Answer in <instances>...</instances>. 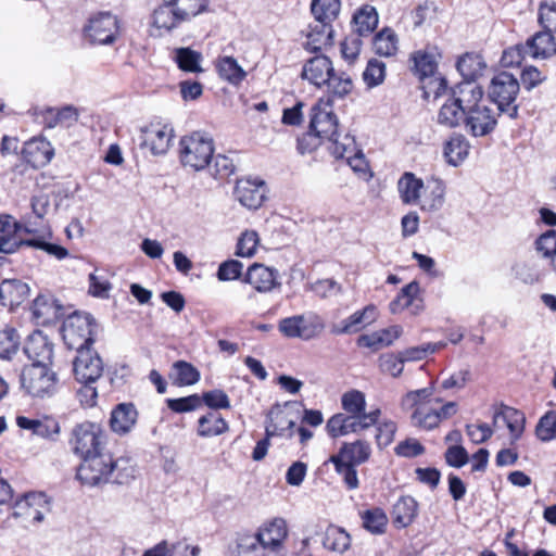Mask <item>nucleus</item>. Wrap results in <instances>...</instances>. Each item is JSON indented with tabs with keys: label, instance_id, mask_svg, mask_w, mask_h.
Here are the masks:
<instances>
[{
	"label": "nucleus",
	"instance_id": "052dcab7",
	"mask_svg": "<svg viewBox=\"0 0 556 556\" xmlns=\"http://www.w3.org/2000/svg\"><path fill=\"white\" fill-rule=\"evenodd\" d=\"M386 76V65L383 62L372 59L368 62L363 79L368 88H374L382 84Z\"/></svg>",
	"mask_w": 556,
	"mask_h": 556
},
{
	"label": "nucleus",
	"instance_id": "c9c22d12",
	"mask_svg": "<svg viewBox=\"0 0 556 556\" xmlns=\"http://www.w3.org/2000/svg\"><path fill=\"white\" fill-rule=\"evenodd\" d=\"M470 144L466 137L454 134L444 144V156L450 165L458 166L468 155Z\"/></svg>",
	"mask_w": 556,
	"mask_h": 556
},
{
	"label": "nucleus",
	"instance_id": "a211bd4d",
	"mask_svg": "<svg viewBox=\"0 0 556 556\" xmlns=\"http://www.w3.org/2000/svg\"><path fill=\"white\" fill-rule=\"evenodd\" d=\"M266 186L261 179L242 178L237 180L233 194L241 205L258 208L265 200Z\"/></svg>",
	"mask_w": 556,
	"mask_h": 556
},
{
	"label": "nucleus",
	"instance_id": "603ef678",
	"mask_svg": "<svg viewBox=\"0 0 556 556\" xmlns=\"http://www.w3.org/2000/svg\"><path fill=\"white\" fill-rule=\"evenodd\" d=\"M363 527L372 534H382L388 525V517L383 509L375 507L361 515Z\"/></svg>",
	"mask_w": 556,
	"mask_h": 556
},
{
	"label": "nucleus",
	"instance_id": "37998d69",
	"mask_svg": "<svg viewBox=\"0 0 556 556\" xmlns=\"http://www.w3.org/2000/svg\"><path fill=\"white\" fill-rule=\"evenodd\" d=\"M438 54L434 50H419L414 53V68L420 80L435 74L438 68Z\"/></svg>",
	"mask_w": 556,
	"mask_h": 556
},
{
	"label": "nucleus",
	"instance_id": "f257e3e1",
	"mask_svg": "<svg viewBox=\"0 0 556 556\" xmlns=\"http://www.w3.org/2000/svg\"><path fill=\"white\" fill-rule=\"evenodd\" d=\"M77 479L85 485L99 486L109 482L126 484L135 477V467L129 458L114 459L110 453H98L81 459Z\"/></svg>",
	"mask_w": 556,
	"mask_h": 556
},
{
	"label": "nucleus",
	"instance_id": "69168bd1",
	"mask_svg": "<svg viewBox=\"0 0 556 556\" xmlns=\"http://www.w3.org/2000/svg\"><path fill=\"white\" fill-rule=\"evenodd\" d=\"M201 396L202 404L216 412L217 409L230 408L229 396L220 389H214L211 391L203 392Z\"/></svg>",
	"mask_w": 556,
	"mask_h": 556
},
{
	"label": "nucleus",
	"instance_id": "e433bc0d",
	"mask_svg": "<svg viewBox=\"0 0 556 556\" xmlns=\"http://www.w3.org/2000/svg\"><path fill=\"white\" fill-rule=\"evenodd\" d=\"M433 384L431 383L427 388L414 390L407 392L401 401V406L405 410L417 408L421 405H433L442 403V400L439 397L432 399L433 395Z\"/></svg>",
	"mask_w": 556,
	"mask_h": 556
},
{
	"label": "nucleus",
	"instance_id": "774afa93",
	"mask_svg": "<svg viewBox=\"0 0 556 556\" xmlns=\"http://www.w3.org/2000/svg\"><path fill=\"white\" fill-rule=\"evenodd\" d=\"M526 56H529L526 42L518 43L503 52L501 63L504 67L519 66Z\"/></svg>",
	"mask_w": 556,
	"mask_h": 556
},
{
	"label": "nucleus",
	"instance_id": "bf43d9fd",
	"mask_svg": "<svg viewBox=\"0 0 556 556\" xmlns=\"http://www.w3.org/2000/svg\"><path fill=\"white\" fill-rule=\"evenodd\" d=\"M535 434L543 442L556 438V412L549 410L540 418L535 427Z\"/></svg>",
	"mask_w": 556,
	"mask_h": 556
},
{
	"label": "nucleus",
	"instance_id": "58836bf2",
	"mask_svg": "<svg viewBox=\"0 0 556 556\" xmlns=\"http://www.w3.org/2000/svg\"><path fill=\"white\" fill-rule=\"evenodd\" d=\"M410 422L414 427L425 431L433 430L441 424L437 408L433 405H421L414 408Z\"/></svg>",
	"mask_w": 556,
	"mask_h": 556
},
{
	"label": "nucleus",
	"instance_id": "473e14b6",
	"mask_svg": "<svg viewBox=\"0 0 556 556\" xmlns=\"http://www.w3.org/2000/svg\"><path fill=\"white\" fill-rule=\"evenodd\" d=\"M418 503L413 496H401L393 506L392 516L396 528L408 527L417 516Z\"/></svg>",
	"mask_w": 556,
	"mask_h": 556
},
{
	"label": "nucleus",
	"instance_id": "338daca9",
	"mask_svg": "<svg viewBox=\"0 0 556 556\" xmlns=\"http://www.w3.org/2000/svg\"><path fill=\"white\" fill-rule=\"evenodd\" d=\"M405 361L401 353L397 355L393 353H387L380 356L379 367L381 371L391 375L392 377H399L404 368Z\"/></svg>",
	"mask_w": 556,
	"mask_h": 556
},
{
	"label": "nucleus",
	"instance_id": "9b49d317",
	"mask_svg": "<svg viewBox=\"0 0 556 556\" xmlns=\"http://www.w3.org/2000/svg\"><path fill=\"white\" fill-rule=\"evenodd\" d=\"M28 114L36 123L49 129L55 127L70 128L78 122L80 116L78 108L72 104L61 108L34 106L29 109Z\"/></svg>",
	"mask_w": 556,
	"mask_h": 556
},
{
	"label": "nucleus",
	"instance_id": "39448f33",
	"mask_svg": "<svg viewBox=\"0 0 556 556\" xmlns=\"http://www.w3.org/2000/svg\"><path fill=\"white\" fill-rule=\"evenodd\" d=\"M51 365H28L22 370L20 381L24 392L37 400L50 399L59 390V377Z\"/></svg>",
	"mask_w": 556,
	"mask_h": 556
},
{
	"label": "nucleus",
	"instance_id": "f03ea898",
	"mask_svg": "<svg viewBox=\"0 0 556 556\" xmlns=\"http://www.w3.org/2000/svg\"><path fill=\"white\" fill-rule=\"evenodd\" d=\"M309 125L306 137L299 141V148L302 149L306 138L327 139L330 141L329 150L337 159H343L349 151L354 150V137L349 134L340 139L338 134L339 121L332 112L329 101H318L315 103L309 113Z\"/></svg>",
	"mask_w": 556,
	"mask_h": 556
},
{
	"label": "nucleus",
	"instance_id": "b1692460",
	"mask_svg": "<svg viewBox=\"0 0 556 556\" xmlns=\"http://www.w3.org/2000/svg\"><path fill=\"white\" fill-rule=\"evenodd\" d=\"M330 59L324 54L311 58L303 66L302 77L311 84L321 87L333 72Z\"/></svg>",
	"mask_w": 556,
	"mask_h": 556
},
{
	"label": "nucleus",
	"instance_id": "a19ab883",
	"mask_svg": "<svg viewBox=\"0 0 556 556\" xmlns=\"http://www.w3.org/2000/svg\"><path fill=\"white\" fill-rule=\"evenodd\" d=\"M341 9L340 0H313L312 14L317 23L331 24L338 17Z\"/></svg>",
	"mask_w": 556,
	"mask_h": 556
},
{
	"label": "nucleus",
	"instance_id": "ddd939ff",
	"mask_svg": "<svg viewBox=\"0 0 556 556\" xmlns=\"http://www.w3.org/2000/svg\"><path fill=\"white\" fill-rule=\"evenodd\" d=\"M462 125L472 137H485L495 130L497 115L489 106L480 104L464 113Z\"/></svg>",
	"mask_w": 556,
	"mask_h": 556
},
{
	"label": "nucleus",
	"instance_id": "2f4dec72",
	"mask_svg": "<svg viewBox=\"0 0 556 556\" xmlns=\"http://www.w3.org/2000/svg\"><path fill=\"white\" fill-rule=\"evenodd\" d=\"M456 67L464 80L476 81L477 78L483 75L486 63L481 54L466 52L458 59Z\"/></svg>",
	"mask_w": 556,
	"mask_h": 556
},
{
	"label": "nucleus",
	"instance_id": "f3484780",
	"mask_svg": "<svg viewBox=\"0 0 556 556\" xmlns=\"http://www.w3.org/2000/svg\"><path fill=\"white\" fill-rule=\"evenodd\" d=\"M288 534L283 519L277 518L253 534L267 549L268 556H282L283 541Z\"/></svg>",
	"mask_w": 556,
	"mask_h": 556
},
{
	"label": "nucleus",
	"instance_id": "72a5a7b5",
	"mask_svg": "<svg viewBox=\"0 0 556 556\" xmlns=\"http://www.w3.org/2000/svg\"><path fill=\"white\" fill-rule=\"evenodd\" d=\"M371 454L370 445L363 440H357L353 443H343L338 454L331 455L353 465H361L368 460Z\"/></svg>",
	"mask_w": 556,
	"mask_h": 556
},
{
	"label": "nucleus",
	"instance_id": "7ed1b4c3",
	"mask_svg": "<svg viewBox=\"0 0 556 556\" xmlns=\"http://www.w3.org/2000/svg\"><path fill=\"white\" fill-rule=\"evenodd\" d=\"M484 91L473 80H463L448 90V98L438 112L437 122L446 128L462 125L464 113L480 105Z\"/></svg>",
	"mask_w": 556,
	"mask_h": 556
},
{
	"label": "nucleus",
	"instance_id": "680f3d73",
	"mask_svg": "<svg viewBox=\"0 0 556 556\" xmlns=\"http://www.w3.org/2000/svg\"><path fill=\"white\" fill-rule=\"evenodd\" d=\"M236 556H268L267 549L253 535L239 539Z\"/></svg>",
	"mask_w": 556,
	"mask_h": 556
},
{
	"label": "nucleus",
	"instance_id": "4c0bfd02",
	"mask_svg": "<svg viewBox=\"0 0 556 556\" xmlns=\"http://www.w3.org/2000/svg\"><path fill=\"white\" fill-rule=\"evenodd\" d=\"M217 72L224 80L231 85H239L247 76L245 71L232 56H220L216 61Z\"/></svg>",
	"mask_w": 556,
	"mask_h": 556
},
{
	"label": "nucleus",
	"instance_id": "4468645a",
	"mask_svg": "<svg viewBox=\"0 0 556 556\" xmlns=\"http://www.w3.org/2000/svg\"><path fill=\"white\" fill-rule=\"evenodd\" d=\"M73 372L79 383L96 382L103 372V363L99 354L90 349L76 351Z\"/></svg>",
	"mask_w": 556,
	"mask_h": 556
},
{
	"label": "nucleus",
	"instance_id": "6e6552de",
	"mask_svg": "<svg viewBox=\"0 0 556 556\" xmlns=\"http://www.w3.org/2000/svg\"><path fill=\"white\" fill-rule=\"evenodd\" d=\"M105 439V432L100 425L84 421L72 429L68 443L72 452L83 459L103 452Z\"/></svg>",
	"mask_w": 556,
	"mask_h": 556
},
{
	"label": "nucleus",
	"instance_id": "0eeeda50",
	"mask_svg": "<svg viewBox=\"0 0 556 556\" xmlns=\"http://www.w3.org/2000/svg\"><path fill=\"white\" fill-rule=\"evenodd\" d=\"M180 161L184 166L202 170L210 165L214 154L213 139L207 135L194 131L180 139Z\"/></svg>",
	"mask_w": 556,
	"mask_h": 556
},
{
	"label": "nucleus",
	"instance_id": "c03bdc74",
	"mask_svg": "<svg viewBox=\"0 0 556 556\" xmlns=\"http://www.w3.org/2000/svg\"><path fill=\"white\" fill-rule=\"evenodd\" d=\"M182 23L172 1L165 2L154 10L153 25L159 29L172 30Z\"/></svg>",
	"mask_w": 556,
	"mask_h": 556
},
{
	"label": "nucleus",
	"instance_id": "aec40b11",
	"mask_svg": "<svg viewBox=\"0 0 556 556\" xmlns=\"http://www.w3.org/2000/svg\"><path fill=\"white\" fill-rule=\"evenodd\" d=\"M22 155L24 161L34 168H40L51 162L54 156V149L46 138L35 137L25 142Z\"/></svg>",
	"mask_w": 556,
	"mask_h": 556
},
{
	"label": "nucleus",
	"instance_id": "cd10ccee",
	"mask_svg": "<svg viewBox=\"0 0 556 556\" xmlns=\"http://www.w3.org/2000/svg\"><path fill=\"white\" fill-rule=\"evenodd\" d=\"M137 409L132 403H121L111 413L110 427L118 434L128 433L137 421Z\"/></svg>",
	"mask_w": 556,
	"mask_h": 556
},
{
	"label": "nucleus",
	"instance_id": "3c124183",
	"mask_svg": "<svg viewBox=\"0 0 556 556\" xmlns=\"http://www.w3.org/2000/svg\"><path fill=\"white\" fill-rule=\"evenodd\" d=\"M325 85L329 93L337 98H343L353 90L351 76L345 72H336L334 70Z\"/></svg>",
	"mask_w": 556,
	"mask_h": 556
},
{
	"label": "nucleus",
	"instance_id": "7c9ffc66",
	"mask_svg": "<svg viewBox=\"0 0 556 556\" xmlns=\"http://www.w3.org/2000/svg\"><path fill=\"white\" fill-rule=\"evenodd\" d=\"M267 425L265 432L267 437L285 435V432L290 430L289 437L293 435L292 429L295 422L292 419H288L282 406L275 404L267 414Z\"/></svg>",
	"mask_w": 556,
	"mask_h": 556
},
{
	"label": "nucleus",
	"instance_id": "4be33fe9",
	"mask_svg": "<svg viewBox=\"0 0 556 556\" xmlns=\"http://www.w3.org/2000/svg\"><path fill=\"white\" fill-rule=\"evenodd\" d=\"M377 316L375 305H367L363 309L356 311L348 318L341 320L339 324L331 326V333L333 334H352L361 331L366 326L372 324Z\"/></svg>",
	"mask_w": 556,
	"mask_h": 556
},
{
	"label": "nucleus",
	"instance_id": "49530a36",
	"mask_svg": "<svg viewBox=\"0 0 556 556\" xmlns=\"http://www.w3.org/2000/svg\"><path fill=\"white\" fill-rule=\"evenodd\" d=\"M535 249L542 258L548 262L556 275V230H547L535 240Z\"/></svg>",
	"mask_w": 556,
	"mask_h": 556
},
{
	"label": "nucleus",
	"instance_id": "2eb2a0df",
	"mask_svg": "<svg viewBox=\"0 0 556 556\" xmlns=\"http://www.w3.org/2000/svg\"><path fill=\"white\" fill-rule=\"evenodd\" d=\"M140 131V146L149 148L153 155H163L168 151L174 138L173 127L161 123H151L141 127Z\"/></svg>",
	"mask_w": 556,
	"mask_h": 556
},
{
	"label": "nucleus",
	"instance_id": "1a4fd4ad",
	"mask_svg": "<svg viewBox=\"0 0 556 556\" xmlns=\"http://www.w3.org/2000/svg\"><path fill=\"white\" fill-rule=\"evenodd\" d=\"M96 324L90 314L74 313L63 321L62 337L68 349H90L94 342Z\"/></svg>",
	"mask_w": 556,
	"mask_h": 556
},
{
	"label": "nucleus",
	"instance_id": "9d476101",
	"mask_svg": "<svg viewBox=\"0 0 556 556\" xmlns=\"http://www.w3.org/2000/svg\"><path fill=\"white\" fill-rule=\"evenodd\" d=\"M324 328V319L314 313L286 317L278 324V329L285 337L300 338L305 341L318 337Z\"/></svg>",
	"mask_w": 556,
	"mask_h": 556
},
{
	"label": "nucleus",
	"instance_id": "4d7b16f0",
	"mask_svg": "<svg viewBox=\"0 0 556 556\" xmlns=\"http://www.w3.org/2000/svg\"><path fill=\"white\" fill-rule=\"evenodd\" d=\"M342 408L352 415H367L365 412L366 401L363 392L358 390H352L342 395L341 399Z\"/></svg>",
	"mask_w": 556,
	"mask_h": 556
},
{
	"label": "nucleus",
	"instance_id": "c756f323",
	"mask_svg": "<svg viewBox=\"0 0 556 556\" xmlns=\"http://www.w3.org/2000/svg\"><path fill=\"white\" fill-rule=\"evenodd\" d=\"M424 186L422 179L416 177L414 173L405 172L397 181L400 199L404 204L417 205Z\"/></svg>",
	"mask_w": 556,
	"mask_h": 556
},
{
	"label": "nucleus",
	"instance_id": "a878e982",
	"mask_svg": "<svg viewBox=\"0 0 556 556\" xmlns=\"http://www.w3.org/2000/svg\"><path fill=\"white\" fill-rule=\"evenodd\" d=\"M29 295L27 283L17 279H5L0 283V305L13 309Z\"/></svg>",
	"mask_w": 556,
	"mask_h": 556
},
{
	"label": "nucleus",
	"instance_id": "c85d7f7f",
	"mask_svg": "<svg viewBox=\"0 0 556 556\" xmlns=\"http://www.w3.org/2000/svg\"><path fill=\"white\" fill-rule=\"evenodd\" d=\"M33 314L41 323L52 324L64 317V309L61 303L52 298L38 295L33 303Z\"/></svg>",
	"mask_w": 556,
	"mask_h": 556
},
{
	"label": "nucleus",
	"instance_id": "0e129e2a",
	"mask_svg": "<svg viewBox=\"0 0 556 556\" xmlns=\"http://www.w3.org/2000/svg\"><path fill=\"white\" fill-rule=\"evenodd\" d=\"M166 404L167 407L175 413H187L201 407L202 400L199 394H191L179 399H167Z\"/></svg>",
	"mask_w": 556,
	"mask_h": 556
},
{
	"label": "nucleus",
	"instance_id": "dca6fc26",
	"mask_svg": "<svg viewBox=\"0 0 556 556\" xmlns=\"http://www.w3.org/2000/svg\"><path fill=\"white\" fill-rule=\"evenodd\" d=\"M49 511V504L42 493H29L17 501L13 507V516L24 518L26 521L39 523Z\"/></svg>",
	"mask_w": 556,
	"mask_h": 556
},
{
	"label": "nucleus",
	"instance_id": "79ce46f5",
	"mask_svg": "<svg viewBox=\"0 0 556 556\" xmlns=\"http://www.w3.org/2000/svg\"><path fill=\"white\" fill-rule=\"evenodd\" d=\"M358 36H369L378 25V13L374 7L364 5L353 16Z\"/></svg>",
	"mask_w": 556,
	"mask_h": 556
},
{
	"label": "nucleus",
	"instance_id": "bb28decb",
	"mask_svg": "<svg viewBox=\"0 0 556 556\" xmlns=\"http://www.w3.org/2000/svg\"><path fill=\"white\" fill-rule=\"evenodd\" d=\"M503 420L507 426L511 442L520 439L525 430L526 417L520 410L502 404L500 409L494 413L493 425L496 426Z\"/></svg>",
	"mask_w": 556,
	"mask_h": 556
},
{
	"label": "nucleus",
	"instance_id": "6ab92c4d",
	"mask_svg": "<svg viewBox=\"0 0 556 556\" xmlns=\"http://www.w3.org/2000/svg\"><path fill=\"white\" fill-rule=\"evenodd\" d=\"M24 353L33 362L31 365H52L53 343L42 331L37 330L28 336Z\"/></svg>",
	"mask_w": 556,
	"mask_h": 556
},
{
	"label": "nucleus",
	"instance_id": "412c9836",
	"mask_svg": "<svg viewBox=\"0 0 556 556\" xmlns=\"http://www.w3.org/2000/svg\"><path fill=\"white\" fill-rule=\"evenodd\" d=\"M278 270L260 263H254L248 268L243 281L251 285L257 292H270L280 286Z\"/></svg>",
	"mask_w": 556,
	"mask_h": 556
},
{
	"label": "nucleus",
	"instance_id": "5701e85b",
	"mask_svg": "<svg viewBox=\"0 0 556 556\" xmlns=\"http://www.w3.org/2000/svg\"><path fill=\"white\" fill-rule=\"evenodd\" d=\"M528 55L535 60H546L556 54V38L547 30L536 31L526 41Z\"/></svg>",
	"mask_w": 556,
	"mask_h": 556
},
{
	"label": "nucleus",
	"instance_id": "6e6d98bb",
	"mask_svg": "<svg viewBox=\"0 0 556 556\" xmlns=\"http://www.w3.org/2000/svg\"><path fill=\"white\" fill-rule=\"evenodd\" d=\"M20 336L14 328L0 330V358L11 359L17 353Z\"/></svg>",
	"mask_w": 556,
	"mask_h": 556
},
{
	"label": "nucleus",
	"instance_id": "ea45409f",
	"mask_svg": "<svg viewBox=\"0 0 556 556\" xmlns=\"http://www.w3.org/2000/svg\"><path fill=\"white\" fill-rule=\"evenodd\" d=\"M198 434L200 437H215L228 430L227 421L217 412H208L199 418Z\"/></svg>",
	"mask_w": 556,
	"mask_h": 556
},
{
	"label": "nucleus",
	"instance_id": "393cba45",
	"mask_svg": "<svg viewBox=\"0 0 556 556\" xmlns=\"http://www.w3.org/2000/svg\"><path fill=\"white\" fill-rule=\"evenodd\" d=\"M444 201L445 184L439 178H431L424 186L417 204L425 212H437L442 208Z\"/></svg>",
	"mask_w": 556,
	"mask_h": 556
},
{
	"label": "nucleus",
	"instance_id": "f8f14e48",
	"mask_svg": "<svg viewBox=\"0 0 556 556\" xmlns=\"http://www.w3.org/2000/svg\"><path fill=\"white\" fill-rule=\"evenodd\" d=\"M84 33L91 43L111 45L118 33L117 17L109 12L98 13L89 18Z\"/></svg>",
	"mask_w": 556,
	"mask_h": 556
},
{
	"label": "nucleus",
	"instance_id": "a18cd8bd",
	"mask_svg": "<svg viewBox=\"0 0 556 556\" xmlns=\"http://www.w3.org/2000/svg\"><path fill=\"white\" fill-rule=\"evenodd\" d=\"M323 545L329 551L344 553L351 545V536L343 528L329 526L325 532Z\"/></svg>",
	"mask_w": 556,
	"mask_h": 556
},
{
	"label": "nucleus",
	"instance_id": "e2e57ef3",
	"mask_svg": "<svg viewBox=\"0 0 556 556\" xmlns=\"http://www.w3.org/2000/svg\"><path fill=\"white\" fill-rule=\"evenodd\" d=\"M538 22L542 29L556 33V2L544 1L540 3Z\"/></svg>",
	"mask_w": 556,
	"mask_h": 556
},
{
	"label": "nucleus",
	"instance_id": "864d4df0",
	"mask_svg": "<svg viewBox=\"0 0 556 556\" xmlns=\"http://www.w3.org/2000/svg\"><path fill=\"white\" fill-rule=\"evenodd\" d=\"M180 21L186 22L207 11L208 0H170Z\"/></svg>",
	"mask_w": 556,
	"mask_h": 556
},
{
	"label": "nucleus",
	"instance_id": "09e8293b",
	"mask_svg": "<svg viewBox=\"0 0 556 556\" xmlns=\"http://www.w3.org/2000/svg\"><path fill=\"white\" fill-rule=\"evenodd\" d=\"M380 416V409L369 412L367 415H345V435L350 433H358L377 424Z\"/></svg>",
	"mask_w": 556,
	"mask_h": 556
},
{
	"label": "nucleus",
	"instance_id": "8fccbe9b",
	"mask_svg": "<svg viewBox=\"0 0 556 556\" xmlns=\"http://www.w3.org/2000/svg\"><path fill=\"white\" fill-rule=\"evenodd\" d=\"M175 61L178 67L185 72L201 73L203 72L200 63L202 54L190 48H177L175 50Z\"/></svg>",
	"mask_w": 556,
	"mask_h": 556
},
{
	"label": "nucleus",
	"instance_id": "13d9d810",
	"mask_svg": "<svg viewBox=\"0 0 556 556\" xmlns=\"http://www.w3.org/2000/svg\"><path fill=\"white\" fill-rule=\"evenodd\" d=\"M329 462L333 464L336 471L343 478V481L349 490H355L358 488V478L356 471V465L349 464L342 459L331 457Z\"/></svg>",
	"mask_w": 556,
	"mask_h": 556
},
{
	"label": "nucleus",
	"instance_id": "5fc2aeb1",
	"mask_svg": "<svg viewBox=\"0 0 556 556\" xmlns=\"http://www.w3.org/2000/svg\"><path fill=\"white\" fill-rule=\"evenodd\" d=\"M397 39L393 30L384 28L374 38V49L379 55L391 56L397 50Z\"/></svg>",
	"mask_w": 556,
	"mask_h": 556
},
{
	"label": "nucleus",
	"instance_id": "de8ad7c7",
	"mask_svg": "<svg viewBox=\"0 0 556 556\" xmlns=\"http://www.w3.org/2000/svg\"><path fill=\"white\" fill-rule=\"evenodd\" d=\"M174 384L192 386L200 380V371L190 363L177 361L173 365V374L170 376Z\"/></svg>",
	"mask_w": 556,
	"mask_h": 556
},
{
	"label": "nucleus",
	"instance_id": "f704fd0d",
	"mask_svg": "<svg viewBox=\"0 0 556 556\" xmlns=\"http://www.w3.org/2000/svg\"><path fill=\"white\" fill-rule=\"evenodd\" d=\"M333 33L331 24L316 22L307 35V41L305 42L306 50L317 52L324 47L331 46L333 43Z\"/></svg>",
	"mask_w": 556,
	"mask_h": 556
},
{
	"label": "nucleus",
	"instance_id": "423d86ee",
	"mask_svg": "<svg viewBox=\"0 0 556 556\" xmlns=\"http://www.w3.org/2000/svg\"><path fill=\"white\" fill-rule=\"evenodd\" d=\"M520 90L518 79L510 73L501 72L490 81L488 97L497 106L498 115L505 114L509 118L518 117V104L516 103Z\"/></svg>",
	"mask_w": 556,
	"mask_h": 556
},
{
	"label": "nucleus",
	"instance_id": "20e7f679",
	"mask_svg": "<svg viewBox=\"0 0 556 556\" xmlns=\"http://www.w3.org/2000/svg\"><path fill=\"white\" fill-rule=\"evenodd\" d=\"M22 230L26 233L33 232L30 228L16 222L13 216L0 217V232H3L0 237V253L12 254L16 252L20 247L27 245L43 250L49 255L54 256L58 260H63L68 256L67 249L62 245L50 243L39 238L27 240L17 238V233ZM4 260L5 258L3 256H0V265Z\"/></svg>",
	"mask_w": 556,
	"mask_h": 556
}]
</instances>
